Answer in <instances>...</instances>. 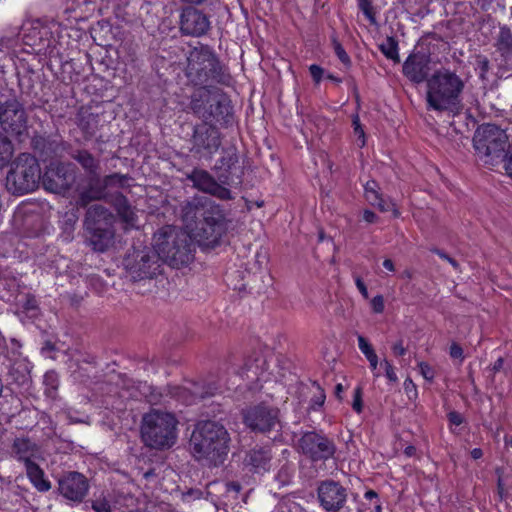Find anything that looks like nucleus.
<instances>
[{
	"mask_svg": "<svg viewBox=\"0 0 512 512\" xmlns=\"http://www.w3.org/2000/svg\"><path fill=\"white\" fill-rule=\"evenodd\" d=\"M44 382L51 387L52 390L57 389L58 379L55 372L50 371L44 375Z\"/></svg>",
	"mask_w": 512,
	"mask_h": 512,
	"instance_id": "nucleus-50",
	"label": "nucleus"
},
{
	"mask_svg": "<svg viewBox=\"0 0 512 512\" xmlns=\"http://www.w3.org/2000/svg\"><path fill=\"white\" fill-rule=\"evenodd\" d=\"M404 454L408 457H412L416 454V448L412 445H409L404 449Z\"/></svg>",
	"mask_w": 512,
	"mask_h": 512,
	"instance_id": "nucleus-61",
	"label": "nucleus"
},
{
	"mask_svg": "<svg viewBox=\"0 0 512 512\" xmlns=\"http://www.w3.org/2000/svg\"><path fill=\"white\" fill-rule=\"evenodd\" d=\"M366 359L369 362L370 369L373 372H375L377 370V367H378V357H377V354L375 353L373 355H368V357H366Z\"/></svg>",
	"mask_w": 512,
	"mask_h": 512,
	"instance_id": "nucleus-55",
	"label": "nucleus"
},
{
	"mask_svg": "<svg viewBox=\"0 0 512 512\" xmlns=\"http://www.w3.org/2000/svg\"><path fill=\"white\" fill-rule=\"evenodd\" d=\"M357 340H358V347H359L360 351L365 355V357H368V355L375 354L374 349L368 343V341L366 340V338L364 336L359 335Z\"/></svg>",
	"mask_w": 512,
	"mask_h": 512,
	"instance_id": "nucleus-40",
	"label": "nucleus"
},
{
	"mask_svg": "<svg viewBox=\"0 0 512 512\" xmlns=\"http://www.w3.org/2000/svg\"><path fill=\"white\" fill-rule=\"evenodd\" d=\"M365 198L369 204L378 207L381 212L391 211L395 218L400 216V211L396 204L391 200H385L378 192V184L374 181H368L364 186Z\"/></svg>",
	"mask_w": 512,
	"mask_h": 512,
	"instance_id": "nucleus-27",
	"label": "nucleus"
},
{
	"mask_svg": "<svg viewBox=\"0 0 512 512\" xmlns=\"http://www.w3.org/2000/svg\"><path fill=\"white\" fill-rule=\"evenodd\" d=\"M483 456V452L480 448H474L472 451H471V457L474 459V460H477V459H480L481 457Z\"/></svg>",
	"mask_w": 512,
	"mask_h": 512,
	"instance_id": "nucleus-60",
	"label": "nucleus"
},
{
	"mask_svg": "<svg viewBox=\"0 0 512 512\" xmlns=\"http://www.w3.org/2000/svg\"><path fill=\"white\" fill-rule=\"evenodd\" d=\"M325 401V394L323 391L320 392L319 396L316 397L315 403L319 406H322Z\"/></svg>",
	"mask_w": 512,
	"mask_h": 512,
	"instance_id": "nucleus-63",
	"label": "nucleus"
},
{
	"mask_svg": "<svg viewBox=\"0 0 512 512\" xmlns=\"http://www.w3.org/2000/svg\"><path fill=\"white\" fill-rule=\"evenodd\" d=\"M11 454L16 460L27 466L28 463H34V459L39 454V447L29 438H16L11 447Z\"/></svg>",
	"mask_w": 512,
	"mask_h": 512,
	"instance_id": "nucleus-26",
	"label": "nucleus"
},
{
	"mask_svg": "<svg viewBox=\"0 0 512 512\" xmlns=\"http://www.w3.org/2000/svg\"><path fill=\"white\" fill-rule=\"evenodd\" d=\"M334 50H335V54L337 55V57L339 58V60L345 65V66H349L351 61H350V57L348 56V54L346 53V51L344 50V48L342 47V45L340 43H335L334 45Z\"/></svg>",
	"mask_w": 512,
	"mask_h": 512,
	"instance_id": "nucleus-45",
	"label": "nucleus"
},
{
	"mask_svg": "<svg viewBox=\"0 0 512 512\" xmlns=\"http://www.w3.org/2000/svg\"><path fill=\"white\" fill-rule=\"evenodd\" d=\"M504 360L502 358H498L497 361L494 363L493 370L499 371L503 366Z\"/></svg>",
	"mask_w": 512,
	"mask_h": 512,
	"instance_id": "nucleus-64",
	"label": "nucleus"
},
{
	"mask_svg": "<svg viewBox=\"0 0 512 512\" xmlns=\"http://www.w3.org/2000/svg\"><path fill=\"white\" fill-rule=\"evenodd\" d=\"M508 136L505 130L495 124H483L473 136V146L485 164L493 165L498 159H505Z\"/></svg>",
	"mask_w": 512,
	"mask_h": 512,
	"instance_id": "nucleus-7",
	"label": "nucleus"
},
{
	"mask_svg": "<svg viewBox=\"0 0 512 512\" xmlns=\"http://www.w3.org/2000/svg\"><path fill=\"white\" fill-rule=\"evenodd\" d=\"M272 459L271 451L267 447L256 446L251 449L245 457V464L254 469L255 472L267 471Z\"/></svg>",
	"mask_w": 512,
	"mask_h": 512,
	"instance_id": "nucleus-30",
	"label": "nucleus"
},
{
	"mask_svg": "<svg viewBox=\"0 0 512 512\" xmlns=\"http://www.w3.org/2000/svg\"><path fill=\"white\" fill-rule=\"evenodd\" d=\"M352 125L354 128V132L358 137L362 140V146L365 145V133L360 123V118L358 115H354L352 119Z\"/></svg>",
	"mask_w": 512,
	"mask_h": 512,
	"instance_id": "nucleus-46",
	"label": "nucleus"
},
{
	"mask_svg": "<svg viewBox=\"0 0 512 512\" xmlns=\"http://www.w3.org/2000/svg\"><path fill=\"white\" fill-rule=\"evenodd\" d=\"M40 181L41 169L37 159L23 153L16 160L14 168L6 177L7 189L13 194H25L34 191Z\"/></svg>",
	"mask_w": 512,
	"mask_h": 512,
	"instance_id": "nucleus-8",
	"label": "nucleus"
},
{
	"mask_svg": "<svg viewBox=\"0 0 512 512\" xmlns=\"http://www.w3.org/2000/svg\"><path fill=\"white\" fill-rule=\"evenodd\" d=\"M392 351H393V353L396 356H403V355H405L406 349L403 346V342L402 341H398V342L394 343L393 346H392Z\"/></svg>",
	"mask_w": 512,
	"mask_h": 512,
	"instance_id": "nucleus-52",
	"label": "nucleus"
},
{
	"mask_svg": "<svg viewBox=\"0 0 512 512\" xmlns=\"http://www.w3.org/2000/svg\"><path fill=\"white\" fill-rule=\"evenodd\" d=\"M192 247L190 235L174 226L162 227L153 237V249L172 267L187 265L193 259Z\"/></svg>",
	"mask_w": 512,
	"mask_h": 512,
	"instance_id": "nucleus-3",
	"label": "nucleus"
},
{
	"mask_svg": "<svg viewBox=\"0 0 512 512\" xmlns=\"http://www.w3.org/2000/svg\"><path fill=\"white\" fill-rule=\"evenodd\" d=\"M365 498L368 500L376 499L378 498V495L375 491L369 490L365 493Z\"/></svg>",
	"mask_w": 512,
	"mask_h": 512,
	"instance_id": "nucleus-62",
	"label": "nucleus"
},
{
	"mask_svg": "<svg viewBox=\"0 0 512 512\" xmlns=\"http://www.w3.org/2000/svg\"><path fill=\"white\" fill-rule=\"evenodd\" d=\"M230 435L227 429L215 421H201L192 432L189 447L199 462L210 466L223 464L229 452Z\"/></svg>",
	"mask_w": 512,
	"mask_h": 512,
	"instance_id": "nucleus-1",
	"label": "nucleus"
},
{
	"mask_svg": "<svg viewBox=\"0 0 512 512\" xmlns=\"http://www.w3.org/2000/svg\"><path fill=\"white\" fill-rule=\"evenodd\" d=\"M130 180L132 179L128 175L114 173L102 179L99 176L90 181L85 187L78 185L76 187V192L78 193L76 205L86 207L92 201L105 199L107 189L128 187Z\"/></svg>",
	"mask_w": 512,
	"mask_h": 512,
	"instance_id": "nucleus-14",
	"label": "nucleus"
},
{
	"mask_svg": "<svg viewBox=\"0 0 512 512\" xmlns=\"http://www.w3.org/2000/svg\"><path fill=\"white\" fill-rule=\"evenodd\" d=\"M111 204L123 225L124 230L138 229L139 217L137 210L133 207L128 199L121 193H116L111 198Z\"/></svg>",
	"mask_w": 512,
	"mask_h": 512,
	"instance_id": "nucleus-24",
	"label": "nucleus"
},
{
	"mask_svg": "<svg viewBox=\"0 0 512 512\" xmlns=\"http://www.w3.org/2000/svg\"><path fill=\"white\" fill-rule=\"evenodd\" d=\"M100 115L90 107H81L76 115V125L84 133L85 138H91L98 130Z\"/></svg>",
	"mask_w": 512,
	"mask_h": 512,
	"instance_id": "nucleus-28",
	"label": "nucleus"
},
{
	"mask_svg": "<svg viewBox=\"0 0 512 512\" xmlns=\"http://www.w3.org/2000/svg\"><path fill=\"white\" fill-rule=\"evenodd\" d=\"M235 360V358L229 360L227 370H232L233 373L241 376L246 375L247 379L251 381L263 379L269 367L266 357L258 352L250 356L242 368L238 367Z\"/></svg>",
	"mask_w": 512,
	"mask_h": 512,
	"instance_id": "nucleus-23",
	"label": "nucleus"
},
{
	"mask_svg": "<svg viewBox=\"0 0 512 512\" xmlns=\"http://www.w3.org/2000/svg\"><path fill=\"white\" fill-rule=\"evenodd\" d=\"M363 219L367 223H375L378 220V216L371 210H364Z\"/></svg>",
	"mask_w": 512,
	"mask_h": 512,
	"instance_id": "nucleus-54",
	"label": "nucleus"
},
{
	"mask_svg": "<svg viewBox=\"0 0 512 512\" xmlns=\"http://www.w3.org/2000/svg\"><path fill=\"white\" fill-rule=\"evenodd\" d=\"M14 154V145L9 137L0 132V168L7 166Z\"/></svg>",
	"mask_w": 512,
	"mask_h": 512,
	"instance_id": "nucleus-35",
	"label": "nucleus"
},
{
	"mask_svg": "<svg viewBox=\"0 0 512 512\" xmlns=\"http://www.w3.org/2000/svg\"><path fill=\"white\" fill-rule=\"evenodd\" d=\"M490 69V62L486 56L479 55L476 57V70L481 79H486Z\"/></svg>",
	"mask_w": 512,
	"mask_h": 512,
	"instance_id": "nucleus-37",
	"label": "nucleus"
},
{
	"mask_svg": "<svg viewBox=\"0 0 512 512\" xmlns=\"http://www.w3.org/2000/svg\"><path fill=\"white\" fill-rule=\"evenodd\" d=\"M241 414L243 423L254 432L269 433L282 428L279 408L265 402L250 405Z\"/></svg>",
	"mask_w": 512,
	"mask_h": 512,
	"instance_id": "nucleus-11",
	"label": "nucleus"
},
{
	"mask_svg": "<svg viewBox=\"0 0 512 512\" xmlns=\"http://www.w3.org/2000/svg\"><path fill=\"white\" fill-rule=\"evenodd\" d=\"M358 6L371 24H376L375 13L370 0H358Z\"/></svg>",
	"mask_w": 512,
	"mask_h": 512,
	"instance_id": "nucleus-38",
	"label": "nucleus"
},
{
	"mask_svg": "<svg viewBox=\"0 0 512 512\" xmlns=\"http://www.w3.org/2000/svg\"><path fill=\"white\" fill-rule=\"evenodd\" d=\"M317 499L320 507L326 512H351L346 509L348 491L339 482L324 480L318 484Z\"/></svg>",
	"mask_w": 512,
	"mask_h": 512,
	"instance_id": "nucleus-18",
	"label": "nucleus"
},
{
	"mask_svg": "<svg viewBox=\"0 0 512 512\" xmlns=\"http://www.w3.org/2000/svg\"><path fill=\"white\" fill-rule=\"evenodd\" d=\"M381 365L384 367V370H385V376L387 377V379L392 382V383H396L398 381V377H397V374L395 372V368L393 367V365L391 364L390 361H388L387 359H384L382 362H381Z\"/></svg>",
	"mask_w": 512,
	"mask_h": 512,
	"instance_id": "nucleus-39",
	"label": "nucleus"
},
{
	"mask_svg": "<svg viewBox=\"0 0 512 512\" xmlns=\"http://www.w3.org/2000/svg\"><path fill=\"white\" fill-rule=\"evenodd\" d=\"M161 259L153 248L145 247L128 254L123 265L133 281L152 279L160 274Z\"/></svg>",
	"mask_w": 512,
	"mask_h": 512,
	"instance_id": "nucleus-12",
	"label": "nucleus"
},
{
	"mask_svg": "<svg viewBox=\"0 0 512 512\" xmlns=\"http://www.w3.org/2000/svg\"><path fill=\"white\" fill-rule=\"evenodd\" d=\"M309 71H310V74H311L313 80L316 83H319L323 77L324 70L320 66H318L316 64H312L309 67Z\"/></svg>",
	"mask_w": 512,
	"mask_h": 512,
	"instance_id": "nucleus-49",
	"label": "nucleus"
},
{
	"mask_svg": "<svg viewBox=\"0 0 512 512\" xmlns=\"http://www.w3.org/2000/svg\"><path fill=\"white\" fill-rule=\"evenodd\" d=\"M383 267L385 269H387L388 271L390 272H394L395 271V266H394V263L391 259H385L383 261Z\"/></svg>",
	"mask_w": 512,
	"mask_h": 512,
	"instance_id": "nucleus-58",
	"label": "nucleus"
},
{
	"mask_svg": "<svg viewBox=\"0 0 512 512\" xmlns=\"http://www.w3.org/2000/svg\"><path fill=\"white\" fill-rule=\"evenodd\" d=\"M227 489L238 493L241 490V485L237 482H230L227 484Z\"/></svg>",
	"mask_w": 512,
	"mask_h": 512,
	"instance_id": "nucleus-59",
	"label": "nucleus"
},
{
	"mask_svg": "<svg viewBox=\"0 0 512 512\" xmlns=\"http://www.w3.org/2000/svg\"><path fill=\"white\" fill-rule=\"evenodd\" d=\"M504 168L509 176L512 177V152L505 159Z\"/></svg>",
	"mask_w": 512,
	"mask_h": 512,
	"instance_id": "nucleus-57",
	"label": "nucleus"
},
{
	"mask_svg": "<svg viewBox=\"0 0 512 512\" xmlns=\"http://www.w3.org/2000/svg\"><path fill=\"white\" fill-rule=\"evenodd\" d=\"M354 280H355L356 287L359 290V292L361 293V295L365 299H368L369 298L368 289H367L365 283L363 282V280L361 279V277L360 276H355Z\"/></svg>",
	"mask_w": 512,
	"mask_h": 512,
	"instance_id": "nucleus-51",
	"label": "nucleus"
},
{
	"mask_svg": "<svg viewBox=\"0 0 512 512\" xmlns=\"http://www.w3.org/2000/svg\"><path fill=\"white\" fill-rule=\"evenodd\" d=\"M430 62L428 55L420 52L412 53L404 61L402 72L414 84L427 82L431 72Z\"/></svg>",
	"mask_w": 512,
	"mask_h": 512,
	"instance_id": "nucleus-21",
	"label": "nucleus"
},
{
	"mask_svg": "<svg viewBox=\"0 0 512 512\" xmlns=\"http://www.w3.org/2000/svg\"><path fill=\"white\" fill-rule=\"evenodd\" d=\"M71 157L80 164L82 169L88 176L87 184L95 178L99 177L100 161L96 159L87 150H76L71 154Z\"/></svg>",
	"mask_w": 512,
	"mask_h": 512,
	"instance_id": "nucleus-31",
	"label": "nucleus"
},
{
	"mask_svg": "<svg viewBox=\"0 0 512 512\" xmlns=\"http://www.w3.org/2000/svg\"><path fill=\"white\" fill-rule=\"evenodd\" d=\"M0 128L11 136H21L28 128V115L16 95L0 97Z\"/></svg>",
	"mask_w": 512,
	"mask_h": 512,
	"instance_id": "nucleus-10",
	"label": "nucleus"
},
{
	"mask_svg": "<svg viewBox=\"0 0 512 512\" xmlns=\"http://www.w3.org/2000/svg\"><path fill=\"white\" fill-rule=\"evenodd\" d=\"M379 49L387 59L392 60L395 63L400 62L398 42L394 37H386V39L379 45Z\"/></svg>",
	"mask_w": 512,
	"mask_h": 512,
	"instance_id": "nucleus-36",
	"label": "nucleus"
},
{
	"mask_svg": "<svg viewBox=\"0 0 512 512\" xmlns=\"http://www.w3.org/2000/svg\"><path fill=\"white\" fill-rule=\"evenodd\" d=\"M185 74L194 85L225 83L228 78L213 50L204 45L188 52Z\"/></svg>",
	"mask_w": 512,
	"mask_h": 512,
	"instance_id": "nucleus-5",
	"label": "nucleus"
},
{
	"mask_svg": "<svg viewBox=\"0 0 512 512\" xmlns=\"http://www.w3.org/2000/svg\"><path fill=\"white\" fill-rule=\"evenodd\" d=\"M85 241L93 251L103 253L116 241L115 216L106 207L96 204L88 208L84 219Z\"/></svg>",
	"mask_w": 512,
	"mask_h": 512,
	"instance_id": "nucleus-4",
	"label": "nucleus"
},
{
	"mask_svg": "<svg viewBox=\"0 0 512 512\" xmlns=\"http://www.w3.org/2000/svg\"><path fill=\"white\" fill-rule=\"evenodd\" d=\"M177 424L172 413L152 409L143 416L142 439L147 446L154 449L170 448L177 439Z\"/></svg>",
	"mask_w": 512,
	"mask_h": 512,
	"instance_id": "nucleus-6",
	"label": "nucleus"
},
{
	"mask_svg": "<svg viewBox=\"0 0 512 512\" xmlns=\"http://www.w3.org/2000/svg\"><path fill=\"white\" fill-rule=\"evenodd\" d=\"M186 178L192 182V186L219 200L228 201L234 199L230 189L226 187L229 184V175L219 173L217 179L208 171L200 168H194L186 174Z\"/></svg>",
	"mask_w": 512,
	"mask_h": 512,
	"instance_id": "nucleus-15",
	"label": "nucleus"
},
{
	"mask_svg": "<svg viewBox=\"0 0 512 512\" xmlns=\"http://www.w3.org/2000/svg\"><path fill=\"white\" fill-rule=\"evenodd\" d=\"M432 252L437 254L441 259H443V260L447 261L449 264H451L454 269L457 270L459 268L458 262L455 259H453L452 257H450L448 254L443 252L442 250L435 248V249H432Z\"/></svg>",
	"mask_w": 512,
	"mask_h": 512,
	"instance_id": "nucleus-48",
	"label": "nucleus"
},
{
	"mask_svg": "<svg viewBox=\"0 0 512 512\" xmlns=\"http://www.w3.org/2000/svg\"><path fill=\"white\" fill-rule=\"evenodd\" d=\"M27 477L33 486L40 492H47L51 489V483L44 476V471L38 464L28 463L25 466Z\"/></svg>",
	"mask_w": 512,
	"mask_h": 512,
	"instance_id": "nucleus-33",
	"label": "nucleus"
},
{
	"mask_svg": "<svg viewBox=\"0 0 512 512\" xmlns=\"http://www.w3.org/2000/svg\"><path fill=\"white\" fill-rule=\"evenodd\" d=\"M371 308L374 313L380 314L385 309L384 298L382 295H376L370 301Z\"/></svg>",
	"mask_w": 512,
	"mask_h": 512,
	"instance_id": "nucleus-43",
	"label": "nucleus"
},
{
	"mask_svg": "<svg viewBox=\"0 0 512 512\" xmlns=\"http://www.w3.org/2000/svg\"><path fill=\"white\" fill-rule=\"evenodd\" d=\"M190 152L199 159H211L219 150L222 138L219 129L203 122L194 127Z\"/></svg>",
	"mask_w": 512,
	"mask_h": 512,
	"instance_id": "nucleus-17",
	"label": "nucleus"
},
{
	"mask_svg": "<svg viewBox=\"0 0 512 512\" xmlns=\"http://www.w3.org/2000/svg\"><path fill=\"white\" fill-rule=\"evenodd\" d=\"M226 214L221 205L212 206L211 210L202 213V220L191 230L193 237L201 247L214 248L220 244L227 232Z\"/></svg>",
	"mask_w": 512,
	"mask_h": 512,
	"instance_id": "nucleus-9",
	"label": "nucleus"
},
{
	"mask_svg": "<svg viewBox=\"0 0 512 512\" xmlns=\"http://www.w3.org/2000/svg\"><path fill=\"white\" fill-rule=\"evenodd\" d=\"M352 407L357 413L362 411V389L360 387H356L354 389Z\"/></svg>",
	"mask_w": 512,
	"mask_h": 512,
	"instance_id": "nucleus-44",
	"label": "nucleus"
},
{
	"mask_svg": "<svg viewBox=\"0 0 512 512\" xmlns=\"http://www.w3.org/2000/svg\"><path fill=\"white\" fill-rule=\"evenodd\" d=\"M464 88V81L450 69L435 71L427 81V109L453 114L460 112Z\"/></svg>",
	"mask_w": 512,
	"mask_h": 512,
	"instance_id": "nucleus-2",
	"label": "nucleus"
},
{
	"mask_svg": "<svg viewBox=\"0 0 512 512\" xmlns=\"http://www.w3.org/2000/svg\"><path fill=\"white\" fill-rule=\"evenodd\" d=\"M238 162V156L234 149L223 151V155L216 161L213 170L228 175L232 167Z\"/></svg>",
	"mask_w": 512,
	"mask_h": 512,
	"instance_id": "nucleus-34",
	"label": "nucleus"
},
{
	"mask_svg": "<svg viewBox=\"0 0 512 512\" xmlns=\"http://www.w3.org/2000/svg\"><path fill=\"white\" fill-rule=\"evenodd\" d=\"M217 392H221V389L219 386H213L210 385L205 388L198 384H194L191 389L188 388H180L179 389V397L182 399V401L187 404L191 405L197 402V400L204 399L209 396L215 395Z\"/></svg>",
	"mask_w": 512,
	"mask_h": 512,
	"instance_id": "nucleus-32",
	"label": "nucleus"
},
{
	"mask_svg": "<svg viewBox=\"0 0 512 512\" xmlns=\"http://www.w3.org/2000/svg\"><path fill=\"white\" fill-rule=\"evenodd\" d=\"M448 417L449 421L456 426H459L463 422V417L458 412H450Z\"/></svg>",
	"mask_w": 512,
	"mask_h": 512,
	"instance_id": "nucleus-53",
	"label": "nucleus"
},
{
	"mask_svg": "<svg viewBox=\"0 0 512 512\" xmlns=\"http://www.w3.org/2000/svg\"><path fill=\"white\" fill-rule=\"evenodd\" d=\"M218 203H216L214 200L198 196L193 197L190 201H187L183 207H182V216L185 222L193 221L198 213L207 212L208 210H211L212 206H216Z\"/></svg>",
	"mask_w": 512,
	"mask_h": 512,
	"instance_id": "nucleus-29",
	"label": "nucleus"
},
{
	"mask_svg": "<svg viewBox=\"0 0 512 512\" xmlns=\"http://www.w3.org/2000/svg\"><path fill=\"white\" fill-rule=\"evenodd\" d=\"M298 447L313 461H326L332 458L336 452L334 442L315 431L305 432L298 440Z\"/></svg>",
	"mask_w": 512,
	"mask_h": 512,
	"instance_id": "nucleus-19",
	"label": "nucleus"
},
{
	"mask_svg": "<svg viewBox=\"0 0 512 512\" xmlns=\"http://www.w3.org/2000/svg\"><path fill=\"white\" fill-rule=\"evenodd\" d=\"M420 374L428 381H432L435 377L434 369L426 362L419 363Z\"/></svg>",
	"mask_w": 512,
	"mask_h": 512,
	"instance_id": "nucleus-42",
	"label": "nucleus"
},
{
	"mask_svg": "<svg viewBox=\"0 0 512 512\" xmlns=\"http://www.w3.org/2000/svg\"><path fill=\"white\" fill-rule=\"evenodd\" d=\"M77 172L73 163L52 161L42 175V185L47 191L67 195L74 187Z\"/></svg>",
	"mask_w": 512,
	"mask_h": 512,
	"instance_id": "nucleus-13",
	"label": "nucleus"
},
{
	"mask_svg": "<svg viewBox=\"0 0 512 512\" xmlns=\"http://www.w3.org/2000/svg\"><path fill=\"white\" fill-rule=\"evenodd\" d=\"M494 47L501 57V66L507 70L512 69V30L506 26H500L495 38Z\"/></svg>",
	"mask_w": 512,
	"mask_h": 512,
	"instance_id": "nucleus-25",
	"label": "nucleus"
},
{
	"mask_svg": "<svg viewBox=\"0 0 512 512\" xmlns=\"http://www.w3.org/2000/svg\"><path fill=\"white\" fill-rule=\"evenodd\" d=\"M92 509L95 512H111V506L105 498H99L93 501Z\"/></svg>",
	"mask_w": 512,
	"mask_h": 512,
	"instance_id": "nucleus-41",
	"label": "nucleus"
},
{
	"mask_svg": "<svg viewBox=\"0 0 512 512\" xmlns=\"http://www.w3.org/2000/svg\"><path fill=\"white\" fill-rule=\"evenodd\" d=\"M58 490L65 499L80 503L88 493L89 483L83 474L71 471L59 478Z\"/></svg>",
	"mask_w": 512,
	"mask_h": 512,
	"instance_id": "nucleus-20",
	"label": "nucleus"
},
{
	"mask_svg": "<svg viewBox=\"0 0 512 512\" xmlns=\"http://www.w3.org/2000/svg\"><path fill=\"white\" fill-rule=\"evenodd\" d=\"M13 40L8 37L0 38V52L4 51V49H9L12 45Z\"/></svg>",
	"mask_w": 512,
	"mask_h": 512,
	"instance_id": "nucleus-56",
	"label": "nucleus"
},
{
	"mask_svg": "<svg viewBox=\"0 0 512 512\" xmlns=\"http://www.w3.org/2000/svg\"><path fill=\"white\" fill-rule=\"evenodd\" d=\"M191 109L200 118L208 120L227 113L228 107L218 89L200 87L191 96Z\"/></svg>",
	"mask_w": 512,
	"mask_h": 512,
	"instance_id": "nucleus-16",
	"label": "nucleus"
},
{
	"mask_svg": "<svg viewBox=\"0 0 512 512\" xmlns=\"http://www.w3.org/2000/svg\"><path fill=\"white\" fill-rule=\"evenodd\" d=\"M449 355L451 358L453 359H459L460 362H462L464 360V354H463V349L461 348V346L459 344H457L456 342H453L451 345H450V349H449Z\"/></svg>",
	"mask_w": 512,
	"mask_h": 512,
	"instance_id": "nucleus-47",
	"label": "nucleus"
},
{
	"mask_svg": "<svg viewBox=\"0 0 512 512\" xmlns=\"http://www.w3.org/2000/svg\"><path fill=\"white\" fill-rule=\"evenodd\" d=\"M210 28L208 17L201 11L187 7L180 15V30L185 35L199 37L207 33Z\"/></svg>",
	"mask_w": 512,
	"mask_h": 512,
	"instance_id": "nucleus-22",
	"label": "nucleus"
}]
</instances>
